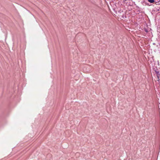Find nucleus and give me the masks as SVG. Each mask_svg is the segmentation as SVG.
I'll return each mask as SVG.
<instances>
[{"mask_svg": "<svg viewBox=\"0 0 160 160\" xmlns=\"http://www.w3.org/2000/svg\"><path fill=\"white\" fill-rule=\"evenodd\" d=\"M156 74H157V78L158 79V80L159 81V80L160 77V74L158 72H157Z\"/></svg>", "mask_w": 160, "mask_h": 160, "instance_id": "1", "label": "nucleus"}, {"mask_svg": "<svg viewBox=\"0 0 160 160\" xmlns=\"http://www.w3.org/2000/svg\"><path fill=\"white\" fill-rule=\"evenodd\" d=\"M148 1L151 3H152L154 2V0H148Z\"/></svg>", "mask_w": 160, "mask_h": 160, "instance_id": "2", "label": "nucleus"}]
</instances>
